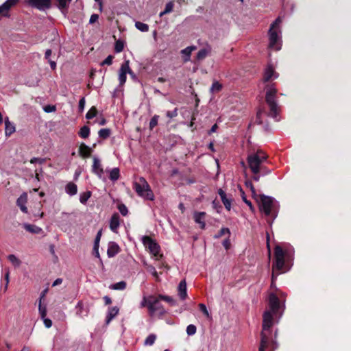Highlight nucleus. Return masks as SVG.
Masks as SVG:
<instances>
[{
  "mask_svg": "<svg viewBox=\"0 0 351 351\" xmlns=\"http://www.w3.org/2000/svg\"><path fill=\"white\" fill-rule=\"evenodd\" d=\"M174 4L172 1L168 2L166 5L163 13H169L172 12Z\"/></svg>",
  "mask_w": 351,
  "mask_h": 351,
  "instance_id": "nucleus-49",
  "label": "nucleus"
},
{
  "mask_svg": "<svg viewBox=\"0 0 351 351\" xmlns=\"http://www.w3.org/2000/svg\"><path fill=\"white\" fill-rule=\"evenodd\" d=\"M134 189L138 195L142 198L150 201L154 199V194L144 178L140 177L134 182Z\"/></svg>",
  "mask_w": 351,
  "mask_h": 351,
  "instance_id": "nucleus-4",
  "label": "nucleus"
},
{
  "mask_svg": "<svg viewBox=\"0 0 351 351\" xmlns=\"http://www.w3.org/2000/svg\"><path fill=\"white\" fill-rule=\"evenodd\" d=\"M218 194L219 195L221 202H223L225 208L228 210H230L231 208V199L227 197L226 193L221 189L218 190Z\"/></svg>",
  "mask_w": 351,
  "mask_h": 351,
  "instance_id": "nucleus-19",
  "label": "nucleus"
},
{
  "mask_svg": "<svg viewBox=\"0 0 351 351\" xmlns=\"http://www.w3.org/2000/svg\"><path fill=\"white\" fill-rule=\"evenodd\" d=\"M85 99L83 97L82 98L80 101H79V110L80 112H82L84 109V106H85Z\"/></svg>",
  "mask_w": 351,
  "mask_h": 351,
  "instance_id": "nucleus-55",
  "label": "nucleus"
},
{
  "mask_svg": "<svg viewBox=\"0 0 351 351\" xmlns=\"http://www.w3.org/2000/svg\"><path fill=\"white\" fill-rule=\"evenodd\" d=\"M118 209L121 214L123 216H126L128 213V210L126 206L123 204H120L118 205Z\"/></svg>",
  "mask_w": 351,
  "mask_h": 351,
  "instance_id": "nucleus-45",
  "label": "nucleus"
},
{
  "mask_svg": "<svg viewBox=\"0 0 351 351\" xmlns=\"http://www.w3.org/2000/svg\"><path fill=\"white\" fill-rule=\"evenodd\" d=\"M123 48H124V44L121 40H119L115 43L114 50L117 53L121 52L123 51Z\"/></svg>",
  "mask_w": 351,
  "mask_h": 351,
  "instance_id": "nucleus-42",
  "label": "nucleus"
},
{
  "mask_svg": "<svg viewBox=\"0 0 351 351\" xmlns=\"http://www.w3.org/2000/svg\"><path fill=\"white\" fill-rule=\"evenodd\" d=\"M120 225V217L118 213H114L111 217L110 221V230L114 232L117 233L118 232V228Z\"/></svg>",
  "mask_w": 351,
  "mask_h": 351,
  "instance_id": "nucleus-13",
  "label": "nucleus"
},
{
  "mask_svg": "<svg viewBox=\"0 0 351 351\" xmlns=\"http://www.w3.org/2000/svg\"><path fill=\"white\" fill-rule=\"evenodd\" d=\"M113 56L109 55L102 62L101 65L107 64L110 65L112 63Z\"/></svg>",
  "mask_w": 351,
  "mask_h": 351,
  "instance_id": "nucleus-51",
  "label": "nucleus"
},
{
  "mask_svg": "<svg viewBox=\"0 0 351 351\" xmlns=\"http://www.w3.org/2000/svg\"><path fill=\"white\" fill-rule=\"evenodd\" d=\"M277 93V89L274 85H268L267 86L265 100L269 108V115L274 119H277V115L280 110L276 99V95Z\"/></svg>",
  "mask_w": 351,
  "mask_h": 351,
  "instance_id": "nucleus-5",
  "label": "nucleus"
},
{
  "mask_svg": "<svg viewBox=\"0 0 351 351\" xmlns=\"http://www.w3.org/2000/svg\"><path fill=\"white\" fill-rule=\"evenodd\" d=\"M212 48L210 45L206 44L202 49H201L196 56L197 60L201 61L205 59L211 53Z\"/></svg>",
  "mask_w": 351,
  "mask_h": 351,
  "instance_id": "nucleus-14",
  "label": "nucleus"
},
{
  "mask_svg": "<svg viewBox=\"0 0 351 351\" xmlns=\"http://www.w3.org/2000/svg\"><path fill=\"white\" fill-rule=\"evenodd\" d=\"M128 73L130 75L133 74V72L132 71L129 66V60L125 61V62H123L121 64V68L119 69V81L120 86H123L125 84L126 81V75Z\"/></svg>",
  "mask_w": 351,
  "mask_h": 351,
  "instance_id": "nucleus-10",
  "label": "nucleus"
},
{
  "mask_svg": "<svg viewBox=\"0 0 351 351\" xmlns=\"http://www.w3.org/2000/svg\"><path fill=\"white\" fill-rule=\"evenodd\" d=\"M99 136L102 138H107L110 135V130L108 128L101 129L98 132Z\"/></svg>",
  "mask_w": 351,
  "mask_h": 351,
  "instance_id": "nucleus-35",
  "label": "nucleus"
},
{
  "mask_svg": "<svg viewBox=\"0 0 351 351\" xmlns=\"http://www.w3.org/2000/svg\"><path fill=\"white\" fill-rule=\"evenodd\" d=\"M245 185H246L247 187L250 189V190H251V191L252 193L253 196H255L256 191H255V189H254V187L252 183L251 182H245Z\"/></svg>",
  "mask_w": 351,
  "mask_h": 351,
  "instance_id": "nucleus-56",
  "label": "nucleus"
},
{
  "mask_svg": "<svg viewBox=\"0 0 351 351\" xmlns=\"http://www.w3.org/2000/svg\"><path fill=\"white\" fill-rule=\"evenodd\" d=\"M109 178L112 181H116L119 178V168H113L109 171Z\"/></svg>",
  "mask_w": 351,
  "mask_h": 351,
  "instance_id": "nucleus-29",
  "label": "nucleus"
},
{
  "mask_svg": "<svg viewBox=\"0 0 351 351\" xmlns=\"http://www.w3.org/2000/svg\"><path fill=\"white\" fill-rule=\"evenodd\" d=\"M91 192L86 191L80 194V201L82 204H86L87 200L90 197Z\"/></svg>",
  "mask_w": 351,
  "mask_h": 351,
  "instance_id": "nucleus-37",
  "label": "nucleus"
},
{
  "mask_svg": "<svg viewBox=\"0 0 351 351\" xmlns=\"http://www.w3.org/2000/svg\"><path fill=\"white\" fill-rule=\"evenodd\" d=\"M276 278V276L275 275V271L273 270L272 278H271V288H275L274 281H275Z\"/></svg>",
  "mask_w": 351,
  "mask_h": 351,
  "instance_id": "nucleus-60",
  "label": "nucleus"
},
{
  "mask_svg": "<svg viewBox=\"0 0 351 351\" xmlns=\"http://www.w3.org/2000/svg\"><path fill=\"white\" fill-rule=\"evenodd\" d=\"M97 110L95 107H92L86 113V118L87 119H91L95 117L97 114Z\"/></svg>",
  "mask_w": 351,
  "mask_h": 351,
  "instance_id": "nucleus-39",
  "label": "nucleus"
},
{
  "mask_svg": "<svg viewBox=\"0 0 351 351\" xmlns=\"http://www.w3.org/2000/svg\"><path fill=\"white\" fill-rule=\"evenodd\" d=\"M267 158V155L262 150L250 154L247 156L248 165L254 174L259 173L262 168V163Z\"/></svg>",
  "mask_w": 351,
  "mask_h": 351,
  "instance_id": "nucleus-6",
  "label": "nucleus"
},
{
  "mask_svg": "<svg viewBox=\"0 0 351 351\" xmlns=\"http://www.w3.org/2000/svg\"><path fill=\"white\" fill-rule=\"evenodd\" d=\"M62 282V278H57V279H56V280L53 282L52 286H53V287H55V286L59 285H60Z\"/></svg>",
  "mask_w": 351,
  "mask_h": 351,
  "instance_id": "nucleus-63",
  "label": "nucleus"
},
{
  "mask_svg": "<svg viewBox=\"0 0 351 351\" xmlns=\"http://www.w3.org/2000/svg\"><path fill=\"white\" fill-rule=\"evenodd\" d=\"M159 119V116L155 114L150 120L149 129L153 130L157 125Z\"/></svg>",
  "mask_w": 351,
  "mask_h": 351,
  "instance_id": "nucleus-40",
  "label": "nucleus"
},
{
  "mask_svg": "<svg viewBox=\"0 0 351 351\" xmlns=\"http://www.w3.org/2000/svg\"><path fill=\"white\" fill-rule=\"evenodd\" d=\"M217 128H218L217 125V124H214V125L212 126L211 129L210 130V131H209V134H211V133L215 132H216V130H217Z\"/></svg>",
  "mask_w": 351,
  "mask_h": 351,
  "instance_id": "nucleus-64",
  "label": "nucleus"
},
{
  "mask_svg": "<svg viewBox=\"0 0 351 351\" xmlns=\"http://www.w3.org/2000/svg\"><path fill=\"white\" fill-rule=\"evenodd\" d=\"M80 154L84 158H88L90 156L92 149L84 143H82L79 148Z\"/></svg>",
  "mask_w": 351,
  "mask_h": 351,
  "instance_id": "nucleus-23",
  "label": "nucleus"
},
{
  "mask_svg": "<svg viewBox=\"0 0 351 351\" xmlns=\"http://www.w3.org/2000/svg\"><path fill=\"white\" fill-rule=\"evenodd\" d=\"M45 161V160L44 158H33L30 160V162L32 164H34L36 162L43 164Z\"/></svg>",
  "mask_w": 351,
  "mask_h": 351,
  "instance_id": "nucleus-53",
  "label": "nucleus"
},
{
  "mask_svg": "<svg viewBox=\"0 0 351 351\" xmlns=\"http://www.w3.org/2000/svg\"><path fill=\"white\" fill-rule=\"evenodd\" d=\"M230 245V240L228 239H226L223 242V245L226 249H228Z\"/></svg>",
  "mask_w": 351,
  "mask_h": 351,
  "instance_id": "nucleus-62",
  "label": "nucleus"
},
{
  "mask_svg": "<svg viewBox=\"0 0 351 351\" xmlns=\"http://www.w3.org/2000/svg\"><path fill=\"white\" fill-rule=\"evenodd\" d=\"M195 49V46H189L181 51V53L183 56V60L184 62H188L190 60L192 51Z\"/></svg>",
  "mask_w": 351,
  "mask_h": 351,
  "instance_id": "nucleus-24",
  "label": "nucleus"
},
{
  "mask_svg": "<svg viewBox=\"0 0 351 351\" xmlns=\"http://www.w3.org/2000/svg\"><path fill=\"white\" fill-rule=\"evenodd\" d=\"M141 241L145 248L149 250V253L152 254L156 259H158L160 248L156 241L148 236H143Z\"/></svg>",
  "mask_w": 351,
  "mask_h": 351,
  "instance_id": "nucleus-8",
  "label": "nucleus"
},
{
  "mask_svg": "<svg viewBox=\"0 0 351 351\" xmlns=\"http://www.w3.org/2000/svg\"><path fill=\"white\" fill-rule=\"evenodd\" d=\"M27 202V195L26 193L22 194L16 201L17 206L20 208L22 212L27 213V208L26 207V203Z\"/></svg>",
  "mask_w": 351,
  "mask_h": 351,
  "instance_id": "nucleus-16",
  "label": "nucleus"
},
{
  "mask_svg": "<svg viewBox=\"0 0 351 351\" xmlns=\"http://www.w3.org/2000/svg\"><path fill=\"white\" fill-rule=\"evenodd\" d=\"M15 132L14 125L9 121L8 117L5 120V133L6 136H10Z\"/></svg>",
  "mask_w": 351,
  "mask_h": 351,
  "instance_id": "nucleus-25",
  "label": "nucleus"
},
{
  "mask_svg": "<svg viewBox=\"0 0 351 351\" xmlns=\"http://www.w3.org/2000/svg\"><path fill=\"white\" fill-rule=\"evenodd\" d=\"M281 22L280 17H278L272 23L268 31L269 47L276 51H279L282 47L281 31L280 28Z\"/></svg>",
  "mask_w": 351,
  "mask_h": 351,
  "instance_id": "nucleus-2",
  "label": "nucleus"
},
{
  "mask_svg": "<svg viewBox=\"0 0 351 351\" xmlns=\"http://www.w3.org/2000/svg\"><path fill=\"white\" fill-rule=\"evenodd\" d=\"M178 291L180 299L182 300H185L187 297V289L185 280H182L180 282Z\"/></svg>",
  "mask_w": 351,
  "mask_h": 351,
  "instance_id": "nucleus-17",
  "label": "nucleus"
},
{
  "mask_svg": "<svg viewBox=\"0 0 351 351\" xmlns=\"http://www.w3.org/2000/svg\"><path fill=\"white\" fill-rule=\"evenodd\" d=\"M230 230L228 228H223L220 230V231L219 232V233L215 235V238H219L223 235H225V234H228V235H230Z\"/></svg>",
  "mask_w": 351,
  "mask_h": 351,
  "instance_id": "nucleus-48",
  "label": "nucleus"
},
{
  "mask_svg": "<svg viewBox=\"0 0 351 351\" xmlns=\"http://www.w3.org/2000/svg\"><path fill=\"white\" fill-rule=\"evenodd\" d=\"M243 200L245 202V203L250 207V209L253 211L254 210V206H252V204L250 201L247 200L245 197L243 196Z\"/></svg>",
  "mask_w": 351,
  "mask_h": 351,
  "instance_id": "nucleus-58",
  "label": "nucleus"
},
{
  "mask_svg": "<svg viewBox=\"0 0 351 351\" xmlns=\"http://www.w3.org/2000/svg\"><path fill=\"white\" fill-rule=\"evenodd\" d=\"M205 212H195L193 214L194 221L196 223H198L201 229H204L206 226L205 223Z\"/></svg>",
  "mask_w": 351,
  "mask_h": 351,
  "instance_id": "nucleus-12",
  "label": "nucleus"
},
{
  "mask_svg": "<svg viewBox=\"0 0 351 351\" xmlns=\"http://www.w3.org/2000/svg\"><path fill=\"white\" fill-rule=\"evenodd\" d=\"M166 115L167 117L172 119L178 116V109L175 108L172 111H167L166 112Z\"/></svg>",
  "mask_w": 351,
  "mask_h": 351,
  "instance_id": "nucleus-50",
  "label": "nucleus"
},
{
  "mask_svg": "<svg viewBox=\"0 0 351 351\" xmlns=\"http://www.w3.org/2000/svg\"><path fill=\"white\" fill-rule=\"evenodd\" d=\"M42 319L46 328H49L52 326V322L50 319L46 318V317Z\"/></svg>",
  "mask_w": 351,
  "mask_h": 351,
  "instance_id": "nucleus-54",
  "label": "nucleus"
},
{
  "mask_svg": "<svg viewBox=\"0 0 351 351\" xmlns=\"http://www.w3.org/2000/svg\"><path fill=\"white\" fill-rule=\"evenodd\" d=\"M110 288L114 290H124L126 288V282L120 281L110 286Z\"/></svg>",
  "mask_w": 351,
  "mask_h": 351,
  "instance_id": "nucleus-32",
  "label": "nucleus"
},
{
  "mask_svg": "<svg viewBox=\"0 0 351 351\" xmlns=\"http://www.w3.org/2000/svg\"><path fill=\"white\" fill-rule=\"evenodd\" d=\"M101 237V230H100L97 232V234L96 235V237H95V239L94 250H97V248H99V241H100Z\"/></svg>",
  "mask_w": 351,
  "mask_h": 351,
  "instance_id": "nucleus-47",
  "label": "nucleus"
},
{
  "mask_svg": "<svg viewBox=\"0 0 351 351\" xmlns=\"http://www.w3.org/2000/svg\"><path fill=\"white\" fill-rule=\"evenodd\" d=\"M26 2L40 10L48 9L51 5V0H26Z\"/></svg>",
  "mask_w": 351,
  "mask_h": 351,
  "instance_id": "nucleus-11",
  "label": "nucleus"
},
{
  "mask_svg": "<svg viewBox=\"0 0 351 351\" xmlns=\"http://www.w3.org/2000/svg\"><path fill=\"white\" fill-rule=\"evenodd\" d=\"M160 300L159 296L155 297L150 295L149 313L151 316H154L156 314L164 315L165 313V308L160 304Z\"/></svg>",
  "mask_w": 351,
  "mask_h": 351,
  "instance_id": "nucleus-9",
  "label": "nucleus"
},
{
  "mask_svg": "<svg viewBox=\"0 0 351 351\" xmlns=\"http://www.w3.org/2000/svg\"><path fill=\"white\" fill-rule=\"evenodd\" d=\"M76 314L80 317H85L88 315V311L84 309L83 303L82 302H78L76 306Z\"/></svg>",
  "mask_w": 351,
  "mask_h": 351,
  "instance_id": "nucleus-28",
  "label": "nucleus"
},
{
  "mask_svg": "<svg viewBox=\"0 0 351 351\" xmlns=\"http://www.w3.org/2000/svg\"><path fill=\"white\" fill-rule=\"evenodd\" d=\"M65 191L71 196L75 195L77 192V186L73 182H69L65 186Z\"/></svg>",
  "mask_w": 351,
  "mask_h": 351,
  "instance_id": "nucleus-26",
  "label": "nucleus"
},
{
  "mask_svg": "<svg viewBox=\"0 0 351 351\" xmlns=\"http://www.w3.org/2000/svg\"><path fill=\"white\" fill-rule=\"evenodd\" d=\"M196 326L193 324H190L186 327V333L188 335L191 336L196 332Z\"/></svg>",
  "mask_w": 351,
  "mask_h": 351,
  "instance_id": "nucleus-44",
  "label": "nucleus"
},
{
  "mask_svg": "<svg viewBox=\"0 0 351 351\" xmlns=\"http://www.w3.org/2000/svg\"><path fill=\"white\" fill-rule=\"evenodd\" d=\"M221 89L222 85L219 82L215 81L210 88V91L212 93H219L221 90Z\"/></svg>",
  "mask_w": 351,
  "mask_h": 351,
  "instance_id": "nucleus-30",
  "label": "nucleus"
},
{
  "mask_svg": "<svg viewBox=\"0 0 351 351\" xmlns=\"http://www.w3.org/2000/svg\"><path fill=\"white\" fill-rule=\"evenodd\" d=\"M44 110L46 112H51L56 110V107L54 106H47L44 108Z\"/></svg>",
  "mask_w": 351,
  "mask_h": 351,
  "instance_id": "nucleus-57",
  "label": "nucleus"
},
{
  "mask_svg": "<svg viewBox=\"0 0 351 351\" xmlns=\"http://www.w3.org/2000/svg\"><path fill=\"white\" fill-rule=\"evenodd\" d=\"M59 3V7L61 9L66 8L70 1L69 0H58Z\"/></svg>",
  "mask_w": 351,
  "mask_h": 351,
  "instance_id": "nucleus-52",
  "label": "nucleus"
},
{
  "mask_svg": "<svg viewBox=\"0 0 351 351\" xmlns=\"http://www.w3.org/2000/svg\"><path fill=\"white\" fill-rule=\"evenodd\" d=\"M158 296L160 298V300L167 302L172 306H175L176 304V301L171 297L167 296V295H159Z\"/></svg>",
  "mask_w": 351,
  "mask_h": 351,
  "instance_id": "nucleus-41",
  "label": "nucleus"
},
{
  "mask_svg": "<svg viewBox=\"0 0 351 351\" xmlns=\"http://www.w3.org/2000/svg\"><path fill=\"white\" fill-rule=\"evenodd\" d=\"M23 227L28 232L32 234H40L43 232V229L35 225L29 224L25 223L23 224Z\"/></svg>",
  "mask_w": 351,
  "mask_h": 351,
  "instance_id": "nucleus-22",
  "label": "nucleus"
},
{
  "mask_svg": "<svg viewBox=\"0 0 351 351\" xmlns=\"http://www.w3.org/2000/svg\"><path fill=\"white\" fill-rule=\"evenodd\" d=\"M199 310L203 313V314L207 317V318H210V313L208 312V311L207 310V308L206 306H205V304H199Z\"/></svg>",
  "mask_w": 351,
  "mask_h": 351,
  "instance_id": "nucleus-46",
  "label": "nucleus"
},
{
  "mask_svg": "<svg viewBox=\"0 0 351 351\" xmlns=\"http://www.w3.org/2000/svg\"><path fill=\"white\" fill-rule=\"evenodd\" d=\"M119 251V245L114 242H110L108 247L107 254L108 257H113Z\"/></svg>",
  "mask_w": 351,
  "mask_h": 351,
  "instance_id": "nucleus-21",
  "label": "nucleus"
},
{
  "mask_svg": "<svg viewBox=\"0 0 351 351\" xmlns=\"http://www.w3.org/2000/svg\"><path fill=\"white\" fill-rule=\"evenodd\" d=\"M38 311H39V314H40L41 318H44L45 317H46L47 308L45 306L42 305L41 299H40V300H39Z\"/></svg>",
  "mask_w": 351,
  "mask_h": 351,
  "instance_id": "nucleus-38",
  "label": "nucleus"
},
{
  "mask_svg": "<svg viewBox=\"0 0 351 351\" xmlns=\"http://www.w3.org/2000/svg\"><path fill=\"white\" fill-rule=\"evenodd\" d=\"M282 306L276 293H270L268 298V308L263 313V330L261 332L259 351H274L278 345L271 338V328L276 317L282 315Z\"/></svg>",
  "mask_w": 351,
  "mask_h": 351,
  "instance_id": "nucleus-1",
  "label": "nucleus"
},
{
  "mask_svg": "<svg viewBox=\"0 0 351 351\" xmlns=\"http://www.w3.org/2000/svg\"><path fill=\"white\" fill-rule=\"evenodd\" d=\"M156 339V336L154 334H150L145 339L144 344L145 346H152Z\"/></svg>",
  "mask_w": 351,
  "mask_h": 351,
  "instance_id": "nucleus-34",
  "label": "nucleus"
},
{
  "mask_svg": "<svg viewBox=\"0 0 351 351\" xmlns=\"http://www.w3.org/2000/svg\"><path fill=\"white\" fill-rule=\"evenodd\" d=\"M93 171L96 173L100 178L102 177L104 173L101 161L97 157L93 158Z\"/></svg>",
  "mask_w": 351,
  "mask_h": 351,
  "instance_id": "nucleus-15",
  "label": "nucleus"
},
{
  "mask_svg": "<svg viewBox=\"0 0 351 351\" xmlns=\"http://www.w3.org/2000/svg\"><path fill=\"white\" fill-rule=\"evenodd\" d=\"M275 262L273 264V270L279 271L280 272H285L288 269H285V264L290 258V254L287 250H284L282 248L276 245L274 250Z\"/></svg>",
  "mask_w": 351,
  "mask_h": 351,
  "instance_id": "nucleus-3",
  "label": "nucleus"
},
{
  "mask_svg": "<svg viewBox=\"0 0 351 351\" xmlns=\"http://www.w3.org/2000/svg\"><path fill=\"white\" fill-rule=\"evenodd\" d=\"M149 301H150V295L148 297L143 296V300L141 302V307L143 308L147 306L148 310L149 309Z\"/></svg>",
  "mask_w": 351,
  "mask_h": 351,
  "instance_id": "nucleus-43",
  "label": "nucleus"
},
{
  "mask_svg": "<svg viewBox=\"0 0 351 351\" xmlns=\"http://www.w3.org/2000/svg\"><path fill=\"white\" fill-rule=\"evenodd\" d=\"M135 27H136V29H138L139 31H141L142 32H147L149 31L148 25H147L144 23H142V22H139V21L136 22Z\"/></svg>",
  "mask_w": 351,
  "mask_h": 351,
  "instance_id": "nucleus-31",
  "label": "nucleus"
},
{
  "mask_svg": "<svg viewBox=\"0 0 351 351\" xmlns=\"http://www.w3.org/2000/svg\"><path fill=\"white\" fill-rule=\"evenodd\" d=\"M51 55V50L47 49L45 51V59L49 60Z\"/></svg>",
  "mask_w": 351,
  "mask_h": 351,
  "instance_id": "nucleus-61",
  "label": "nucleus"
},
{
  "mask_svg": "<svg viewBox=\"0 0 351 351\" xmlns=\"http://www.w3.org/2000/svg\"><path fill=\"white\" fill-rule=\"evenodd\" d=\"M278 77V75L274 71L271 66H269L266 68L263 77L265 82H268L271 80L276 79Z\"/></svg>",
  "mask_w": 351,
  "mask_h": 351,
  "instance_id": "nucleus-18",
  "label": "nucleus"
},
{
  "mask_svg": "<svg viewBox=\"0 0 351 351\" xmlns=\"http://www.w3.org/2000/svg\"><path fill=\"white\" fill-rule=\"evenodd\" d=\"M119 309L117 306L109 308L106 317V323L109 324L110 322L117 316L119 313Z\"/></svg>",
  "mask_w": 351,
  "mask_h": 351,
  "instance_id": "nucleus-27",
  "label": "nucleus"
},
{
  "mask_svg": "<svg viewBox=\"0 0 351 351\" xmlns=\"http://www.w3.org/2000/svg\"><path fill=\"white\" fill-rule=\"evenodd\" d=\"M8 258L15 267H19L21 265V261L14 254L9 255Z\"/></svg>",
  "mask_w": 351,
  "mask_h": 351,
  "instance_id": "nucleus-36",
  "label": "nucleus"
},
{
  "mask_svg": "<svg viewBox=\"0 0 351 351\" xmlns=\"http://www.w3.org/2000/svg\"><path fill=\"white\" fill-rule=\"evenodd\" d=\"M89 134H90V129L88 126H86V125L83 126L80 129V132H79L80 136L83 138H86L89 136Z\"/></svg>",
  "mask_w": 351,
  "mask_h": 351,
  "instance_id": "nucleus-33",
  "label": "nucleus"
},
{
  "mask_svg": "<svg viewBox=\"0 0 351 351\" xmlns=\"http://www.w3.org/2000/svg\"><path fill=\"white\" fill-rule=\"evenodd\" d=\"M18 1L19 0H7L1 5H0V14L5 15V12H7L10 8L16 5Z\"/></svg>",
  "mask_w": 351,
  "mask_h": 351,
  "instance_id": "nucleus-20",
  "label": "nucleus"
},
{
  "mask_svg": "<svg viewBox=\"0 0 351 351\" xmlns=\"http://www.w3.org/2000/svg\"><path fill=\"white\" fill-rule=\"evenodd\" d=\"M275 204L274 198L265 195H261L259 202L260 210L266 216L272 215Z\"/></svg>",
  "mask_w": 351,
  "mask_h": 351,
  "instance_id": "nucleus-7",
  "label": "nucleus"
},
{
  "mask_svg": "<svg viewBox=\"0 0 351 351\" xmlns=\"http://www.w3.org/2000/svg\"><path fill=\"white\" fill-rule=\"evenodd\" d=\"M98 18H99V16L97 14H92L90 18L89 23H93L96 22L97 21Z\"/></svg>",
  "mask_w": 351,
  "mask_h": 351,
  "instance_id": "nucleus-59",
  "label": "nucleus"
}]
</instances>
